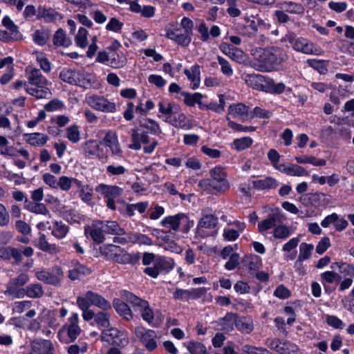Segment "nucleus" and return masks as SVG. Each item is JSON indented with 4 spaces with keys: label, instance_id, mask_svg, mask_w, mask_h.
<instances>
[{
    "label": "nucleus",
    "instance_id": "nucleus-1",
    "mask_svg": "<svg viewBox=\"0 0 354 354\" xmlns=\"http://www.w3.org/2000/svg\"><path fill=\"white\" fill-rule=\"evenodd\" d=\"M253 55L254 68L261 72L279 70L288 57L286 51L279 47L259 48L255 50Z\"/></svg>",
    "mask_w": 354,
    "mask_h": 354
},
{
    "label": "nucleus",
    "instance_id": "nucleus-2",
    "mask_svg": "<svg viewBox=\"0 0 354 354\" xmlns=\"http://www.w3.org/2000/svg\"><path fill=\"white\" fill-rule=\"evenodd\" d=\"M209 178L202 179L198 187L206 194L217 195L227 192L230 184L223 168L215 167L209 171Z\"/></svg>",
    "mask_w": 354,
    "mask_h": 354
},
{
    "label": "nucleus",
    "instance_id": "nucleus-3",
    "mask_svg": "<svg viewBox=\"0 0 354 354\" xmlns=\"http://www.w3.org/2000/svg\"><path fill=\"white\" fill-rule=\"evenodd\" d=\"M244 80L248 86L253 89L272 94H281L284 92L286 86L283 83L276 84L274 81L261 74H245Z\"/></svg>",
    "mask_w": 354,
    "mask_h": 354
},
{
    "label": "nucleus",
    "instance_id": "nucleus-4",
    "mask_svg": "<svg viewBox=\"0 0 354 354\" xmlns=\"http://www.w3.org/2000/svg\"><path fill=\"white\" fill-rule=\"evenodd\" d=\"M120 296L129 302L135 310L140 312L141 317L145 322L149 324H152L154 319V313L147 300L142 299L127 290H122Z\"/></svg>",
    "mask_w": 354,
    "mask_h": 354
},
{
    "label": "nucleus",
    "instance_id": "nucleus-5",
    "mask_svg": "<svg viewBox=\"0 0 354 354\" xmlns=\"http://www.w3.org/2000/svg\"><path fill=\"white\" fill-rule=\"evenodd\" d=\"M194 224V221L190 220L189 217L184 213L165 216L160 221L162 227L183 233L188 232Z\"/></svg>",
    "mask_w": 354,
    "mask_h": 354
},
{
    "label": "nucleus",
    "instance_id": "nucleus-6",
    "mask_svg": "<svg viewBox=\"0 0 354 354\" xmlns=\"http://www.w3.org/2000/svg\"><path fill=\"white\" fill-rule=\"evenodd\" d=\"M81 331L79 326V315L77 313H73L68 319V324L59 330L57 337L61 342L67 344L74 342Z\"/></svg>",
    "mask_w": 354,
    "mask_h": 354
},
{
    "label": "nucleus",
    "instance_id": "nucleus-7",
    "mask_svg": "<svg viewBox=\"0 0 354 354\" xmlns=\"http://www.w3.org/2000/svg\"><path fill=\"white\" fill-rule=\"evenodd\" d=\"M131 138L132 143L129 145V148L140 150L142 149V145H144L143 151L145 153H153L158 144L156 139H150L147 132H139L136 129L132 130Z\"/></svg>",
    "mask_w": 354,
    "mask_h": 354
},
{
    "label": "nucleus",
    "instance_id": "nucleus-8",
    "mask_svg": "<svg viewBox=\"0 0 354 354\" xmlns=\"http://www.w3.org/2000/svg\"><path fill=\"white\" fill-rule=\"evenodd\" d=\"M85 102L90 108L97 111L113 113L117 111L115 103L102 95L88 93L85 95Z\"/></svg>",
    "mask_w": 354,
    "mask_h": 354
},
{
    "label": "nucleus",
    "instance_id": "nucleus-9",
    "mask_svg": "<svg viewBox=\"0 0 354 354\" xmlns=\"http://www.w3.org/2000/svg\"><path fill=\"white\" fill-rule=\"evenodd\" d=\"M101 256L108 260L125 264L130 261L129 254L122 248L113 244H104L99 248Z\"/></svg>",
    "mask_w": 354,
    "mask_h": 354
},
{
    "label": "nucleus",
    "instance_id": "nucleus-10",
    "mask_svg": "<svg viewBox=\"0 0 354 354\" xmlns=\"http://www.w3.org/2000/svg\"><path fill=\"white\" fill-rule=\"evenodd\" d=\"M29 277L26 274L22 273L15 278L10 279L3 292L4 295L10 299H21L25 297L23 286L28 281Z\"/></svg>",
    "mask_w": 354,
    "mask_h": 354
},
{
    "label": "nucleus",
    "instance_id": "nucleus-11",
    "mask_svg": "<svg viewBox=\"0 0 354 354\" xmlns=\"http://www.w3.org/2000/svg\"><path fill=\"white\" fill-rule=\"evenodd\" d=\"M217 223L218 219L214 214H208L206 209H203L196 228L198 235L201 237L215 235Z\"/></svg>",
    "mask_w": 354,
    "mask_h": 354
},
{
    "label": "nucleus",
    "instance_id": "nucleus-12",
    "mask_svg": "<svg viewBox=\"0 0 354 354\" xmlns=\"http://www.w3.org/2000/svg\"><path fill=\"white\" fill-rule=\"evenodd\" d=\"M286 40L297 52L306 55H320V48L316 47L306 38L297 37L293 33H291L286 36Z\"/></svg>",
    "mask_w": 354,
    "mask_h": 354
},
{
    "label": "nucleus",
    "instance_id": "nucleus-13",
    "mask_svg": "<svg viewBox=\"0 0 354 354\" xmlns=\"http://www.w3.org/2000/svg\"><path fill=\"white\" fill-rule=\"evenodd\" d=\"M100 338L119 348H124L129 343L128 335L115 328H109L102 330Z\"/></svg>",
    "mask_w": 354,
    "mask_h": 354
},
{
    "label": "nucleus",
    "instance_id": "nucleus-14",
    "mask_svg": "<svg viewBox=\"0 0 354 354\" xmlns=\"http://www.w3.org/2000/svg\"><path fill=\"white\" fill-rule=\"evenodd\" d=\"M135 334L147 351H153L158 347V335L155 330L138 326L135 328Z\"/></svg>",
    "mask_w": 354,
    "mask_h": 354
},
{
    "label": "nucleus",
    "instance_id": "nucleus-15",
    "mask_svg": "<svg viewBox=\"0 0 354 354\" xmlns=\"http://www.w3.org/2000/svg\"><path fill=\"white\" fill-rule=\"evenodd\" d=\"M80 301H85L88 304V306H94L98 308L106 311L111 309V303L106 300L102 295L93 291H87L82 296L77 297Z\"/></svg>",
    "mask_w": 354,
    "mask_h": 354
},
{
    "label": "nucleus",
    "instance_id": "nucleus-16",
    "mask_svg": "<svg viewBox=\"0 0 354 354\" xmlns=\"http://www.w3.org/2000/svg\"><path fill=\"white\" fill-rule=\"evenodd\" d=\"M35 276L38 280L44 281L46 283L56 286L60 283L64 277L62 269L55 266L50 270H42L37 271Z\"/></svg>",
    "mask_w": 354,
    "mask_h": 354
},
{
    "label": "nucleus",
    "instance_id": "nucleus-17",
    "mask_svg": "<svg viewBox=\"0 0 354 354\" xmlns=\"http://www.w3.org/2000/svg\"><path fill=\"white\" fill-rule=\"evenodd\" d=\"M266 344L268 347L279 354H298V346L289 341L269 338L266 340Z\"/></svg>",
    "mask_w": 354,
    "mask_h": 354
},
{
    "label": "nucleus",
    "instance_id": "nucleus-18",
    "mask_svg": "<svg viewBox=\"0 0 354 354\" xmlns=\"http://www.w3.org/2000/svg\"><path fill=\"white\" fill-rule=\"evenodd\" d=\"M103 145L109 149L111 155L118 158L123 157V151L118 140V136L115 131H108L102 139Z\"/></svg>",
    "mask_w": 354,
    "mask_h": 354
},
{
    "label": "nucleus",
    "instance_id": "nucleus-19",
    "mask_svg": "<svg viewBox=\"0 0 354 354\" xmlns=\"http://www.w3.org/2000/svg\"><path fill=\"white\" fill-rule=\"evenodd\" d=\"M166 37L183 46H187L192 41V35L177 26L167 28Z\"/></svg>",
    "mask_w": 354,
    "mask_h": 354
},
{
    "label": "nucleus",
    "instance_id": "nucleus-20",
    "mask_svg": "<svg viewBox=\"0 0 354 354\" xmlns=\"http://www.w3.org/2000/svg\"><path fill=\"white\" fill-rule=\"evenodd\" d=\"M84 232L96 243H101L105 240L104 227L100 220L93 221L91 225L85 227Z\"/></svg>",
    "mask_w": 354,
    "mask_h": 354
},
{
    "label": "nucleus",
    "instance_id": "nucleus-21",
    "mask_svg": "<svg viewBox=\"0 0 354 354\" xmlns=\"http://www.w3.org/2000/svg\"><path fill=\"white\" fill-rule=\"evenodd\" d=\"M2 24L7 28V31L3 32L4 41L17 40L21 37L18 27L8 16H5L3 18Z\"/></svg>",
    "mask_w": 354,
    "mask_h": 354
},
{
    "label": "nucleus",
    "instance_id": "nucleus-22",
    "mask_svg": "<svg viewBox=\"0 0 354 354\" xmlns=\"http://www.w3.org/2000/svg\"><path fill=\"white\" fill-rule=\"evenodd\" d=\"M30 346L37 354H55V346L52 342L48 339H34L31 342Z\"/></svg>",
    "mask_w": 354,
    "mask_h": 354
},
{
    "label": "nucleus",
    "instance_id": "nucleus-23",
    "mask_svg": "<svg viewBox=\"0 0 354 354\" xmlns=\"http://www.w3.org/2000/svg\"><path fill=\"white\" fill-rule=\"evenodd\" d=\"M95 191L106 199H115L123 194V189L117 185L100 184L95 187Z\"/></svg>",
    "mask_w": 354,
    "mask_h": 354
},
{
    "label": "nucleus",
    "instance_id": "nucleus-24",
    "mask_svg": "<svg viewBox=\"0 0 354 354\" xmlns=\"http://www.w3.org/2000/svg\"><path fill=\"white\" fill-rule=\"evenodd\" d=\"M279 223H281L280 214L279 212L273 213L258 223V230L260 234L265 235L266 232L271 229L274 230Z\"/></svg>",
    "mask_w": 354,
    "mask_h": 354
},
{
    "label": "nucleus",
    "instance_id": "nucleus-25",
    "mask_svg": "<svg viewBox=\"0 0 354 354\" xmlns=\"http://www.w3.org/2000/svg\"><path fill=\"white\" fill-rule=\"evenodd\" d=\"M98 82L96 77L91 73L83 71H79L77 86L87 88H97Z\"/></svg>",
    "mask_w": 354,
    "mask_h": 354
},
{
    "label": "nucleus",
    "instance_id": "nucleus-26",
    "mask_svg": "<svg viewBox=\"0 0 354 354\" xmlns=\"http://www.w3.org/2000/svg\"><path fill=\"white\" fill-rule=\"evenodd\" d=\"M23 138L27 144L35 147H41L49 140L46 134L39 132L24 133Z\"/></svg>",
    "mask_w": 354,
    "mask_h": 354
},
{
    "label": "nucleus",
    "instance_id": "nucleus-27",
    "mask_svg": "<svg viewBox=\"0 0 354 354\" xmlns=\"http://www.w3.org/2000/svg\"><path fill=\"white\" fill-rule=\"evenodd\" d=\"M184 74L190 82V88L193 90L197 89L201 84V71L200 66L197 64H194L189 68L184 70Z\"/></svg>",
    "mask_w": 354,
    "mask_h": 354
},
{
    "label": "nucleus",
    "instance_id": "nucleus-28",
    "mask_svg": "<svg viewBox=\"0 0 354 354\" xmlns=\"http://www.w3.org/2000/svg\"><path fill=\"white\" fill-rule=\"evenodd\" d=\"M228 114L232 115L234 118L248 120L250 108L243 103L234 104L228 107Z\"/></svg>",
    "mask_w": 354,
    "mask_h": 354
},
{
    "label": "nucleus",
    "instance_id": "nucleus-29",
    "mask_svg": "<svg viewBox=\"0 0 354 354\" xmlns=\"http://www.w3.org/2000/svg\"><path fill=\"white\" fill-rule=\"evenodd\" d=\"M49 84H27L26 92L38 99L48 98L51 95L50 91L48 87Z\"/></svg>",
    "mask_w": 354,
    "mask_h": 354
},
{
    "label": "nucleus",
    "instance_id": "nucleus-30",
    "mask_svg": "<svg viewBox=\"0 0 354 354\" xmlns=\"http://www.w3.org/2000/svg\"><path fill=\"white\" fill-rule=\"evenodd\" d=\"M12 258L16 263L22 261L21 250L10 246L0 247V259L8 261Z\"/></svg>",
    "mask_w": 354,
    "mask_h": 354
},
{
    "label": "nucleus",
    "instance_id": "nucleus-31",
    "mask_svg": "<svg viewBox=\"0 0 354 354\" xmlns=\"http://www.w3.org/2000/svg\"><path fill=\"white\" fill-rule=\"evenodd\" d=\"M28 84L30 85L35 84H49L48 81L41 75L40 71L37 68H26Z\"/></svg>",
    "mask_w": 354,
    "mask_h": 354
},
{
    "label": "nucleus",
    "instance_id": "nucleus-32",
    "mask_svg": "<svg viewBox=\"0 0 354 354\" xmlns=\"http://www.w3.org/2000/svg\"><path fill=\"white\" fill-rule=\"evenodd\" d=\"M24 206L27 210L32 213L45 215L48 216V217L51 216L50 213L46 206L41 202L34 203L31 201L26 199Z\"/></svg>",
    "mask_w": 354,
    "mask_h": 354
},
{
    "label": "nucleus",
    "instance_id": "nucleus-33",
    "mask_svg": "<svg viewBox=\"0 0 354 354\" xmlns=\"http://www.w3.org/2000/svg\"><path fill=\"white\" fill-rule=\"evenodd\" d=\"M37 16L38 19H43L47 22L54 21L61 19L60 14L55 10L41 6L38 8Z\"/></svg>",
    "mask_w": 354,
    "mask_h": 354
},
{
    "label": "nucleus",
    "instance_id": "nucleus-34",
    "mask_svg": "<svg viewBox=\"0 0 354 354\" xmlns=\"http://www.w3.org/2000/svg\"><path fill=\"white\" fill-rule=\"evenodd\" d=\"M252 184L253 187L258 190L271 189L277 187L278 185L277 180L270 176L253 180Z\"/></svg>",
    "mask_w": 354,
    "mask_h": 354
},
{
    "label": "nucleus",
    "instance_id": "nucleus-35",
    "mask_svg": "<svg viewBox=\"0 0 354 354\" xmlns=\"http://www.w3.org/2000/svg\"><path fill=\"white\" fill-rule=\"evenodd\" d=\"M113 306L120 316L124 319L130 320L133 318L131 310L127 304L120 299H115L113 301Z\"/></svg>",
    "mask_w": 354,
    "mask_h": 354
},
{
    "label": "nucleus",
    "instance_id": "nucleus-36",
    "mask_svg": "<svg viewBox=\"0 0 354 354\" xmlns=\"http://www.w3.org/2000/svg\"><path fill=\"white\" fill-rule=\"evenodd\" d=\"M168 123L175 127H178L185 130H189L192 128V124L188 120L185 114L181 113L169 120Z\"/></svg>",
    "mask_w": 354,
    "mask_h": 354
},
{
    "label": "nucleus",
    "instance_id": "nucleus-37",
    "mask_svg": "<svg viewBox=\"0 0 354 354\" xmlns=\"http://www.w3.org/2000/svg\"><path fill=\"white\" fill-rule=\"evenodd\" d=\"M69 227L62 221H55L51 228V234L57 239L66 237L69 232Z\"/></svg>",
    "mask_w": 354,
    "mask_h": 354
},
{
    "label": "nucleus",
    "instance_id": "nucleus-38",
    "mask_svg": "<svg viewBox=\"0 0 354 354\" xmlns=\"http://www.w3.org/2000/svg\"><path fill=\"white\" fill-rule=\"evenodd\" d=\"M90 273L91 270L89 268L78 262H75L74 267L68 271V277L74 281L80 279L82 276L88 275Z\"/></svg>",
    "mask_w": 354,
    "mask_h": 354
},
{
    "label": "nucleus",
    "instance_id": "nucleus-39",
    "mask_svg": "<svg viewBox=\"0 0 354 354\" xmlns=\"http://www.w3.org/2000/svg\"><path fill=\"white\" fill-rule=\"evenodd\" d=\"M77 75H79V71L64 68L59 73V78L66 83L77 86Z\"/></svg>",
    "mask_w": 354,
    "mask_h": 354
},
{
    "label": "nucleus",
    "instance_id": "nucleus-40",
    "mask_svg": "<svg viewBox=\"0 0 354 354\" xmlns=\"http://www.w3.org/2000/svg\"><path fill=\"white\" fill-rule=\"evenodd\" d=\"M158 117L163 121L168 122L171 118L173 105L168 101H160L158 103Z\"/></svg>",
    "mask_w": 354,
    "mask_h": 354
},
{
    "label": "nucleus",
    "instance_id": "nucleus-41",
    "mask_svg": "<svg viewBox=\"0 0 354 354\" xmlns=\"http://www.w3.org/2000/svg\"><path fill=\"white\" fill-rule=\"evenodd\" d=\"M104 233L113 235L124 234V230L115 221H101Z\"/></svg>",
    "mask_w": 354,
    "mask_h": 354
},
{
    "label": "nucleus",
    "instance_id": "nucleus-42",
    "mask_svg": "<svg viewBox=\"0 0 354 354\" xmlns=\"http://www.w3.org/2000/svg\"><path fill=\"white\" fill-rule=\"evenodd\" d=\"M91 326H97L98 328H106L110 326V314L106 311H100L96 313L95 320L91 323Z\"/></svg>",
    "mask_w": 354,
    "mask_h": 354
},
{
    "label": "nucleus",
    "instance_id": "nucleus-43",
    "mask_svg": "<svg viewBox=\"0 0 354 354\" xmlns=\"http://www.w3.org/2000/svg\"><path fill=\"white\" fill-rule=\"evenodd\" d=\"M130 241L131 244L140 245H152L153 242L151 238L140 232H130Z\"/></svg>",
    "mask_w": 354,
    "mask_h": 354
},
{
    "label": "nucleus",
    "instance_id": "nucleus-44",
    "mask_svg": "<svg viewBox=\"0 0 354 354\" xmlns=\"http://www.w3.org/2000/svg\"><path fill=\"white\" fill-rule=\"evenodd\" d=\"M73 185L80 186V180L66 176H62L58 179L57 189L59 188L62 191L67 192Z\"/></svg>",
    "mask_w": 354,
    "mask_h": 354
},
{
    "label": "nucleus",
    "instance_id": "nucleus-45",
    "mask_svg": "<svg viewBox=\"0 0 354 354\" xmlns=\"http://www.w3.org/2000/svg\"><path fill=\"white\" fill-rule=\"evenodd\" d=\"M236 327L241 333L250 334L254 329V324L249 317H236Z\"/></svg>",
    "mask_w": 354,
    "mask_h": 354
},
{
    "label": "nucleus",
    "instance_id": "nucleus-46",
    "mask_svg": "<svg viewBox=\"0 0 354 354\" xmlns=\"http://www.w3.org/2000/svg\"><path fill=\"white\" fill-rule=\"evenodd\" d=\"M155 263L160 272H169L174 268L175 264L171 258L161 256H158L156 257Z\"/></svg>",
    "mask_w": 354,
    "mask_h": 354
},
{
    "label": "nucleus",
    "instance_id": "nucleus-47",
    "mask_svg": "<svg viewBox=\"0 0 354 354\" xmlns=\"http://www.w3.org/2000/svg\"><path fill=\"white\" fill-rule=\"evenodd\" d=\"M25 296L30 298H40L44 295V290L39 283H32L24 288Z\"/></svg>",
    "mask_w": 354,
    "mask_h": 354
},
{
    "label": "nucleus",
    "instance_id": "nucleus-48",
    "mask_svg": "<svg viewBox=\"0 0 354 354\" xmlns=\"http://www.w3.org/2000/svg\"><path fill=\"white\" fill-rule=\"evenodd\" d=\"M84 153L87 156H98L100 145L95 140H88L85 142L82 147Z\"/></svg>",
    "mask_w": 354,
    "mask_h": 354
},
{
    "label": "nucleus",
    "instance_id": "nucleus-49",
    "mask_svg": "<svg viewBox=\"0 0 354 354\" xmlns=\"http://www.w3.org/2000/svg\"><path fill=\"white\" fill-rule=\"evenodd\" d=\"M282 8L286 12L295 15H301L305 11V8L303 5L292 1H284L282 3Z\"/></svg>",
    "mask_w": 354,
    "mask_h": 354
},
{
    "label": "nucleus",
    "instance_id": "nucleus-50",
    "mask_svg": "<svg viewBox=\"0 0 354 354\" xmlns=\"http://www.w3.org/2000/svg\"><path fill=\"white\" fill-rule=\"evenodd\" d=\"M321 280L322 283L324 285V290L326 292L329 291L328 287L326 283H333L335 282H338L340 279V277L338 274L333 272V271H326L321 274Z\"/></svg>",
    "mask_w": 354,
    "mask_h": 354
},
{
    "label": "nucleus",
    "instance_id": "nucleus-51",
    "mask_svg": "<svg viewBox=\"0 0 354 354\" xmlns=\"http://www.w3.org/2000/svg\"><path fill=\"white\" fill-rule=\"evenodd\" d=\"M88 31L84 28H80L75 37V43L77 46L81 48H86L88 46Z\"/></svg>",
    "mask_w": 354,
    "mask_h": 354
},
{
    "label": "nucleus",
    "instance_id": "nucleus-52",
    "mask_svg": "<svg viewBox=\"0 0 354 354\" xmlns=\"http://www.w3.org/2000/svg\"><path fill=\"white\" fill-rule=\"evenodd\" d=\"M236 317L237 316L234 313H227L220 322L221 329L231 331L234 328V326H236Z\"/></svg>",
    "mask_w": 354,
    "mask_h": 354
},
{
    "label": "nucleus",
    "instance_id": "nucleus-53",
    "mask_svg": "<svg viewBox=\"0 0 354 354\" xmlns=\"http://www.w3.org/2000/svg\"><path fill=\"white\" fill-rule=\"evenodd\" d=\"M77 305L79 308L82 311V318L84 321L88 322L93 319L95 320L96 313L93 310L90 309L88 304L85 301H76Z\"/></svg>",
    "mask_w": 354,
    "mask_h": 354
},
{
    "label": "nucleus",
    "instance_id": "nucleus-54",
    "mask_svg": "<svg viewBox=\"0 0 354 354\" xmlns=\"http://www.w3.org/2000/svg\"><path fill=\"white\" fill-rule=\"evenodd\" d=\"M190 354H206V347L201 342L190 341L184 344Z\"/></svg>",
    "mask_w": 354,
    "mask_h": 354
},
{
    "label": "nucleus",
    "instance_id": "nucleus-55",
    "mask_svg": "<svg viewBox=\"0 0 354 354\" xmlns=\"http://www.w3.org/2000/svg\"><path fill=\"white\" fill-rule=\"evenodd\" d=\"M253 143V140L248 136L236 138L232 142L234 148L237 151H243L248 149Z\"/></svg>",
    "mask_w": 354,
    "mask_h": 354
},
{
    "label": "nucleus",
    "instance_id": "nucleus-56",
    "mask_svg": "<svg viewBox=\"0 0 354 354\" xmlns=\"http://www.w3.org/2000/svg\"><path fill=\"white\" fill-rule=\"evenodd\" d=\"M290 228L284 225H277L272 231V236L277 239L285 240L290 236Z\"/></svg>",
    "mask_w": 354,
    "mask_h": 354
},
{
    "label": "nucleus",
    "instance_id": "nucleus-57",
    "mask_svg": "<svg viewBox=\"0 0 354 354\" xmlns=\"http://www.w3.org/2000/svg\"><path fill=\"white\" fill-rule=\"evenodd\" d=\"M314 248L313 244H308L306 243H301L299 246V254L298 256V261L302 262L305 260L308 259L311 254L312 251Z\"/></svg>",
    "mask_w": 354,
    "mask_h": 354
},
{
    "label": "nucleus",
    "instance_id": "nucleus-58",
    "mask_svg": "<svg viewBox=\"0 0 354 354\" xmlns=\"http://www.w3.org/2000/svg\"><path fill=\"white\" fill-rule=\"evenodd\" d=\"M66 138L73 143H77L80 140V131L77 124H73L66 129Z\"/></svg>",
    "mask_w": 354,
    "mask_h": 354
},
{
    "label": "nucleus",
    "instance_id": "nucleus-59",
    "mask_svg": "<svg viewBox=\"0 0 354 354\" xmlns=\"http://www.w3.org/2000/svg\"><path fill=\"white\" fill-rule=\"evenodd\" d=\"M272 112L259 106H255L250 111L249 120L258 118L260 119H269L272 116Z\"/></svg>",
    "mask_w": 354,
    "mask_h": 354
},
{
    "label": "nucleus",
    "instance_id": "nucleus-60",
    "mask_svg": "<svg viewBox=\"0 0 354 354\" xmlns=\"http://www.w3.org/2000/svg\"><path fill=\"white\" fill-rule=\"evenodd\" d=\"M53 43L57 46L67 47L71 44V41L67 38L64 31L59 29L54 35Z\"/></svg>",
    "mask_w": 354,
    "mask_h": 354
},
{
    "label": "nucleus",
    "instance_id": "nucleus-61",
    "mask_svg": "<svg viewBox=\"0 0 354 354\" xmlns=\"http://www.w3.org/2000/svg\"><path fill=\"white\" fill-rule=\"evenodd\" d=\"M218 97L219 103L214 101L207 102L205 110H211L218 113H222L224 111L225 102L223 95H220Z\"/></svg>",
    "mask_w": 354,
    "mask_h": 354
},
{
    "label": "nucleus",
    "instance_id": "nucleus-62",
    "mask_svg": "<svg viewBox=\"0 0 354 354\" xmlns=\"http://www.w3.org/2000/svg\"><path fill=\"white\" fill-rule=\"evenodd\" d=\"M49 39V33L45 30H37L32 34L34 42L39 46L44 45Z\"/></svg>",
    "mask_w": 354,
    "mask_h": 354
},
{
    "label": "nucleus",
    "instance_id": "nucleus-63",
    "mask_svg": "<svg viewBox=\"0 0 354 354\" xmlns=\"http://www.w3.org/2000/svg\"><path fill=\"white\" fill-rule=\"evenodd\" d=\"M76 187L79 189L80 197L84 202L88 203L91 201L93 198L92 189L88 185H84L80 181V186Z\"/></svg>",
    "mask_w": 354,
    "mask_h": 354
},
{
    "label": "nucleus",
    "instance_id": "nucleus-64",
    "mask_svg": "<svg viewBox=\"0 0 354 354\" xmlns=\"http://www.w3.org/2000/svg\"><path fill=\"white\" fill-rule=\"evenodd\" d=\"M142 126L148 129L152 134L159 136L162 133V130L158 123L152 119H146Z\"/></svg>",
    "mask_w": 354,
    "mask_h": 354
}]
</instances>
